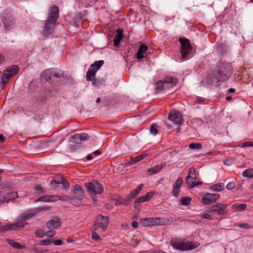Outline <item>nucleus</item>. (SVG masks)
Masks as SVG:
<instances>
[{"label":"nucleus","mask_w":253,"mask_h":253,"mask_svg":"<svg viewBox=\"0 0 253 253\" xmlns=\"http://www.w3.org/2000/svg\"><path fill=\"white\" fill-rule=\"evenodd\" d=\"M31 217L32 212L30 211L25 212L16 218L14 223L2 226V229L4 231L16 230L18 228L24 227L28 224L27 221L30 220Z\"/></svg>","instance_id":"obj_1"},{"label":"nucleus","mask_w":253,"mask_h":253,"mask_svg":"<svg viewBox=\"0 0 253 253\" xmlns=\"http://www.w3.org/2000/svg\"><path fill=\"white\" fill-rule=\"evenodd\" d=\"M64 77L63 71H60L58 72H55L52 68L44 70L41 75V81H44L51 84L57 82L60 79Z\"/></svg>","instance_id":"obj_2"},{"label":"nucleus","mask_w":253,"mask_h":253,"mask_svg":"<svg viewBox=\"0 0 253 253\" xmlns=\"http://www.w3.org/2000/svg\"><path fill=\"white\" fill-rule=\"evenodd\" d=\"M179 42L180 43L181 60L189 59L193 55L192 53L193 47L190 40L187 38H180L179 39Z\"/></svg>","instance_id":"obj_3"},{"label":"nucleus","mask_w":253,"mask_h":253,"mask_svg":"<svg viewBox=\"0 0 253 253\" xmlns=\"http://www.w3.org/2000/svg\"><path fill=\"white\" fill-rule=\"evenodd\" d=\"M170 244L175 250L181 251L192 250L200 245L199 243L196 242H184L178 239L171 240Z\"/></svg>","instance_id":"obj_4"},{"label":"nucleus","mask_w":253,"mask_h":253,"mask_svg":"<svg viewBox=\"0 0 253 253\" xmlns=\"http://www.w3.org/2000/svg\"><path fill=\"white\" fill-rule=\"evenodd\" d=\"M169 221L168 218L161 217L144 218L140 219V224L144 227L163 225Z\"/></svg>","instance_id":"obj_5"},{"label":"nucleus","mask_w":253,"mask_h":253,"mask_svg":"<svg viewBox=\"0 0 253 253\" xmlns=\"http://www.w3.org/2000/svg\"><path fill=\"white\" fill-rule=\"evenodd\" d=\"M109 223V219L107 216L98 215L95 220L94 230L99 233H103L107 229Z\"/></svg>","instance_id":"obj_6"},{"label":"nucleus","mask_w":253,"mask_h":253,"mask_svg":"<svg viewBox=\"0 0 253 253\" xmlns=\"http://www.w3.org/2000/svg\"><path fill=\"white\" fill-rule=\"evenodd\" d=\"M0 19L3 24L5 30L9 31L14 23L11 12L8 9L4 10L1 13Z\"/></svg>","instance_id":"obj_7"},{"label":"nucleus","mask_w":253,"mask_h":253,"mask_svg":"<svg viewBox=\"0 0 253 253\" xmlns=\"http://www.w3.org/2000/svg\"><path fill=\"white\" fill-rule=\"evenodd\" d=\"M232 71L230 68L225 67H222L218 69L213 76L214 78L218 82H224L228 80L231 75Z\"/></svg>","instance_id":"obj_8"},{"label":"nucleus","mask_w":253,"mask_h":253,"mask_svg":"<svg viewBox=\"0 0 253 253\" xmlns=\"http://www.w3.org/2000/svg\"><path fill=\"white\" fill-rule=\"evenodd\" d=\"M168 119L169 121L173 122L174 124L179 126L183 124V116L181 113L176 110H172L169 111Z\"/></svg>","instance_id":"obj_9"},{"label":"nucleus","mask_w":253,"mask_h":253,"mask_svg":"<svg viewBox=\"0 0 253 253\" xmlns=\"http://www.w3.org/2000/svg\"><path fill=\"white\" fill-rule=\"evenodd\" d=\"M85 186L89 191L95 194H100L104 191L102 185L96 181L86 183H85Z\"/></svg>","instance_id":"obj_10"},{"label":"nucleus","mask_w":253,"mask_h":253,"mask_svg":"<svg viewBox=\"0 0 253 253\" xmlns=\"http://www.w3.org/2000/svg\"><path fill=\"white\" fill-rule=\"evenodd\" d=\"M56 22V21H53L48 19H47L45 21L43 31V35L44 36H48L53 32L55 28Z\"/></svg>","instance_id":"obj_11"},{"label":"nucleus","mask_w":253,"mask_h":253,"mask_svg":"<svg viewBox=\"0 0 253 253\" xmlns=\"http://www.w3.org/2000/svg\"><path fill=\"white\" fill-rule=\"evenodd\" d=\"M227 204L219 203L211 207L210 211L217 213L219 215H225L227 213Z\"/></svg>","instance_id":"obj_12"},{"label":"nucleus","mask_w":253,"mask_h":253,"mask_svg":"<svg viewBox=\"0 0 253 253\" xmlns=\"http://www.w3.org/2000/svg\"><path fill=\"white\" fill-rule=\"evenodd\" d=\"M196 178V170L193 168H190L188 171V175L185 179L186 183L191 187H195V182Z\"/></svg>","instance_id":"obj_13"},{"label":"nucleus","mask_w":253,"mask_h":253,"mask_svg":"<svg viewBox=\"0 0 253 253\" xmlns=\"http://www.w3.org/2000/svg\"><path fill=\"white\" fill-rule=\"evenodd\" d=\"M219 198L218 194L207 193L202 198L204 204L209 205L217 201Z\"/></svg>","instance_id":"obj_14"},{"label":"nucleus","mask_w":253,"mask_h":253,"mask_svg":"<svg viewBox=\"0 0 253 253\" xmlns=\"http://www.w3.org/2000/svg\"><path fill=\"white\" fill-rule=\"evenodd\" d=\"M59 16V9L57 5L50 7L48 13L47 19L53 21H57Z\"/></svg>","instance_id":"obj_15"},{"label":"nucleus","mask_w":253,"mask_h":253,"mask_svg":"<svg viewBox=\"0 0 253 253\" xmlns=\"http://www.w3.org/2000/svg\"><path fill=\"white\" fill-rule=\"evenodd\" d=\"M73 193V195L71 196V199L81 200L84 197V191L79 185L74 186Z\"/></svg>","instance_id":"obj_16"},{"label":"nucleus","mask_w":253,"mask_h":253,"mask_svg":"<svg viewBox=\"0 0 253 253\" xmlns=\"http://www.w3.org/2000/svg\"><path fill=\"white\" fill-rule=\"evenodd\" d=\"M89 139V136L87 133H76L70 137L69 141L70 142H78L79 141H88Z\"/></svg>","instance_id":"obj_17"},{"label":"nucleus","mask_w":253,"mask_h":253,"mask_svg":"<svg viewBox=\"0 0 253 253\" xmlns=\"http://www.w3.org/2000/svg\"><path fill=\"white\" fill-rule=\"evenodd\" d=\"M31 94L28 96L27 98H24L22 101L21 104L22 105L23 110L25 112L27 116H30L28 112H31Z\"/></svg>","instance_id":"obj_18"},{"label":"nucleus","mask_w":253,"mask_h":253,"mask_svg":"<svg viewBox=\"0 0 253 253\" xmlns=\"http://www.w3.org/2000/svg\"><path fill=\"white\" fill-rule=\"evenodd\" d=\"M18 197V195L16 192H10L5 193L3 195V198H1L0 204H4L8 202L11 200H13Z\"/></svg>","instance_id":"obj_19"},{"label":"nucleus","mask_w":253,"mask_h":253,"mask_svg":"<svg viewBox=\"0 0 253 253\" xmlns=\"http://www.w3.org/2000/svg\"><path fill=\"white\" fill-rule=\"evenodd\" d=\"M183 183V180L181 177H179L174 183L172 190L173 196L177 197L180 191V189Z\"/></svg>","instance_id":"obj_20"},{"label":"nucleus","mask_w":253,"mask_h":253,"mask_svg":"<svg viewBox=\"0 0 253 253\" xmlns=\"http://www.w3.org/2000/svg\"><path fill=\"white\" fill-rule=\"evenodd\" d=\"M45 225L48 229H56L60 226L61 222L58 217H54L48 221Z\"/></svg>","instance_id":"obj_21"},{"label":"nucleus","mask_w":253,"mask_h":253,"mask_svg":"<svg viewBox=\"0 0 253 253\" xmlns=\"http://www.w3.org/2000/svg\"><path fill=\"white\" fill-rule=\"evenodd\" d=\"M12 78L8 73L6 72L4 70L3 71L2 76L1 78V82L0 83V87L3 89L6 84L8 82L10 78Z\"/></svg>","instance_id":"obj_22"},{"label":"nucleus","mask_w":253,"mask_h":253,"mask_svg":"<svg viewBox=\"0 0 253 253\" xmlns=\"http://www.w3.org/2000/svg\"><path fill=\"white\" fill-rule=\"evenodd\" d=\"M148 49L147 45L142 44L139 46L136 53V58L139 59H142L144 57L143 54L145 53Z\"/></svg>","instance_id":"obj_23"},{"label":"nucleus","mask_w":253,"mask_h":253,"mask_svg":"<svg viewBox=\"0 0 253 253\" xmlns=\"http://www.w3.org/2000/svg\"><path fill=\"white\" fill-rule=\"evenodd\" d=\"M117 35L115 36L113 40V43L115 46H118L120 42L123 38V30L122 29H118L116 31Z\"/></svg>","instance_id":"obj_24"},{"label":"nucleus","mask_w":253,"mask_h":253,"mask_svg":"<svg viewBox=\"0 0 253 253\" xmlns=\"http://www.w3.org/2000/svg\"><path fill=\"white\" fill-rule=\"evenodd\" d=\"M216 45V49L218 52L223 54V53L226 52L227 48L225 42H217Z\"/></svg>","instance_id":"obj_25"},{"label":"nucleus","mask_w":253,"mask_h":253,"mask_svg":"<svg viewBox=\"0 0 253 253\" xmlns=\"http://www.w3.org/2000/svg\"><path fill=\"white\" fill-rule=\"evenodd\" d=\"M51 207L47 206H41L35 208L34 209H33V216L41 212L49 211L51 210Z\"/></svg>","instance_id":"obj_26"},{"label":"nucleus","mask_w":253,"mask_h":253,"mask_svg":"<svg viewBox=\"0 0 253 253\" xmlns=\"http://www.w3.org/2000/svg\"><path fill=\"white\" fill-rule=\"evenodd\" d=\"M19 70V69L17 66L13 65L8 67L4 71L13 77L18 73Z\"/></svg>","instance_id":"obj_27"},{"label":"nucleus","mask_w":253,"mask_h":253,"mask_svg":"<svg viewBox=\"0 0 253 253\" xmlns=\"http://www.w3.org/2000/svg\"><path fill=\"white\" fill-rule=\"evenodd\" d=\"M153 196L152 192H148L145 195L135 200V202L140 203L149 201Z\"/></svg>","instance_id":"obj_28"},{"label":"nucleus","mask_w":253,"mask_h":253,"mask_svg":"<svg viewBox=\"0 0 253 253\" xmlns=\"http://www.w3.org/2000/svg\"><path fill=\"white\" fill-rule=\"evenodd\" d=\"M164 168L163 165H156L148 169L147 172L150 175L155 174L159 172Z\"/></svg>","instance_id":"obj_29"},{"label":"nucleus","mask_w":253,"mask_h":253,"mask_svg":"<svg viewBox=\"0 0 253 253\" xmlns=\"http://www.w3.org/2000/svg\"><path fill=\"white\" fill-rule=\"evenodd\" d=\"M147 155H148L147 154H141L136 157H131L130 158V161H129V164L130 165H132L136 163L137 162L142 160Z\"/></svg>","instance_id":"obj_30"},{"label":"nucleus","mask_w":253,"mask_h":253,"mask_svg":"<svg viewBox=\"0 0 253 253\" xmlns=\"http://www.w3.org/2000/svg\"><path fill=\"white\" fill-rule=\"evenodd\" d=\"M96 72L94 69H89L86 75V79L87 81L93 82L95 78Z\"/></svg>","instance_id":"obj_31"},{"label":"nucleus","mask_w":253,"mask_h":253,"mask_svg":"<svg viewBox=\"0 0 253 253\" xmlns=\"http://www.w3.org/2000/svg\"><path fill=\"white\" fill-rule=\"evenodd\" d=\"M232 208L237 211H243L247 208V205L245 204H235L232 206Z\"/></svg>","instance_id":"obj_32"},{"label":"nucleus","mask_w":253,"mask_h":253,"mask_svg":"<svg viewBox=\"0 0 253 253\" xmlns=\"http://www.w3.org/2000/svg\"><path fill=\"white\" fill-rule=\"evenodd\" d=\"M103 64V60L96 61L92 65H91L90 68L91 69H94L95 71V72H97V71L101 68V67Z\"/></svg>","instance_id":"obj_33"},{"label":"nucleus","mask_w":253,"mask_h":253,"mask_svg":"<svg viewBox=\"0 0 253 253\" xmlns=\"http://www.w3.org/2000/svg\"><path fill=\"white\" fill-rule=\"evenodd\" d=\"M191 200V198L189 197H183L179 199L181 205L186 206L190 204Z\"/></svg>","instance_id":"obj_34"},{"label":"nucleus","mask_w":253,"mask_h":253,"mask_svg":"<svg viewBox=\"0 0 253 253\" xmlns=\"http://www.w3.org/2000/svg\"><path fill=\"white\" fill-rule=\"evenodd\" d=\"M164 84V82L161 80L156 83L155 89L157 93L161 92L163 90Z\"/></svg>","instance_id":"obj_35"},{"label":"nucleus","mask_w":253,"mask_h":253,"mask_svg":"<svg viewBox=\"0 0 253 253\" xmlns=\"http://www.w3.org/2000/svg\"><path fill=\"white\" fill-rule=\"evenodd\" d=\"M211 188L216 191H220L224 189V184L222 183L215 184L211 186Z\"/></svg>","instance_id":"obj_36"},{"label":"nucleus","mask_w":253,"mask_h":253,"mask_svg":"<svg viewBox=\"0 0 253 253\" xmlns=\"http://www.w3.org/2000/svg\"><path fill=\"white\" fill-rule=\"evenodd\" d=\"M128 200L125 199L122 197H118L116 200L115 205L117 206L123 205H127L128 204Z\"/></svg>","instance_id":"obj_37"},{"label":"nucleus","mask_w":253,"mask_h":253,"mask_svg":"<svg viewBox=\"0 0 253 253\" xmlns=\"http://www.w3.org/2000/svg\"><path fill=\"white\" fill-rule=\"evenodd\" d=\"M33 189L35 190V193L39 195L42 194L45 192L44 189L40 185H38V184L35 185L34 186Z\"/></svg>","instance_id":"obj_38"},{"label":"nucleus","mask_w":253,"mask_h":253,"mask_svg":"<svg viewBox=\"0 0 253 253\" xmlns=\"http://www.w3.org/2000/svg\"><path fill=\"white\" fill-rule=\"evenodd\" d=\"M158 125L157 124L154 123L151 126L150 129V133L153 135H156L158 133Z\"/></svg>","instance_id":"obj_39"},{"label":"nucleus","mask_w":253,"mask_h":253,"mask_svg":"<svg viewBox=\"0 0 253 253\" xmlns=\"http://www.w3.org/2000/svg\"><path fill=\"white\" fill-rule=\"evenodd\" d=\"M7 242L11 246L15 249H20L22 248V245H20V243L15 242L14 240H7Z\"/></svg>","instance_id":"obj_40"},{"label":"nucleus","mask_w":253,"mask_h":253,"mask_svg":"<svg viewBox=\"0 0 253 253\" xmlns=\"http://www.w3.org/2000/svg\"><path fill=\"white\" fill-rule=\"evenodd\" d=\"M63 177L56 176L54 177V178L51 180V184L53 185L56 184H60L62 181V178Z\"/></svg>","instance_id":"obj_41"},{"label":"nucleus","mask_w":253,"mask_h":253,"mask_svg":"<svg viewBox=\"0 0 253 253\" xmlns=\"http://www.w3.org/2000/svg\"><path fill=\"white\" fill-rule=\"evenodd\" d=\"M243 175L244 177H252L253 176V169H249L245 170L243 173Z\"/></svg>","instance_id":"obj_42"},{"label":"nucleus","mask_w":253,"mask_h":253,"mask_svg":"<svg viewBox=\"0 0 253 253\" xmlns=\"http://www.w3.org/2000/svg\"><path fill=\"white\" fill-rule=\"evenodd\" d=\"M91 238L92 239L96 242H99L101 241L100 237L95 231L92 232Z\"/></svg>","instance_id":"obj_43"},{"label":"nucleus","mask_w":253,"mask_h":253,"mask_svg":"<svg viewBox=\"0 0 253 253\" xmlns=\"http://www.w3.org/2000/svg\"><path fill=\"white\" fill-rule=\"evenodd\" d=\"M51 197L49 196H43L40 197L39 199L36 200L35 202H37L38 201H42L45 202H47L50 201Z\"/></svg>","instance_id":"obj_44"},{"label":"nucleus","mask_w":253,"mask_h":253,"mask_svg":"<svg viewBox=\"0 0 253 253\" xmlns=\"http://www.w3.org/2000/svg\"><path fill=\"white\" fill-rule=\"evenodd\" d=\"M35 235L38 238H42L44 236L45 233L43 230L38 229L35 232Z\"/></svg>","instance_id":"obj_45"},{"label":"nucleus","mask_w":253,"mask_h":253,"mask_svg":"<svg viewBox=\"0 0 253 253\" xmlns=\"http://www.w3.org/2000/svg\"><path fill=\"white\" fill-rule=\"evenodd\" d=\"M164 82L167 84H173L174 82V79L171 76H166L164 79Z\"/></svg>","instance_id":"obj_46"},{"label":"nucleus","mask_w":253,"mask_h":253,"mask_svg":"<svg viewBox=\"0 0 253 253\" xmlns=\"http://www.w3.org/2000/svg\"><path fill=\"white\" fill-rule=\"evenodd\" d=\"M189 147L191 149H199L202 147L201 143H190Z\"/></svg>","instance_id":"obj_47"},{"label":"nucleus","mask_w":253,"mask_h":253,"mask_svg":"<svg viewBox=\"0 0 253 253\" xmlns=\"http://www.w3.org/2000/svg\"><path fill=\"white\" fill-rule=\"evenodd\" d=\"M50 229V230L47 231L45 233V235L48 237L49 238H51L56 235V232L55 231H54V230H52L51 229Z\"/></svg>","instance_id":"obj_48"},{"label":"nucleus","mask_w":253,"mask_h":253,"mask_svg":"<svg viewBox=\"0 0 253 253\" xmlns=\"http://www.w3.org/2000/svg\"><path fill=\"white\" fill-rule=\"evenodd\" d=\"M52 244V240L50 239H45L42 240L40 243V245H42V246H48Z\"/></svg>","instance_id":"obj_49"},{"label":"nucleus","mask_w":253,"mask_h":253,"mask_svg":"<svg viewBox=\"0 0 253 253\" xmlns=\"http://www.w3.org/2000/svg\"><path fill=\"white\" fill-rule=\"evenodd\" d=\"M236 186V184L234 182H229L226 186V188L229 190L233 189Z\"/></svg>","instance_id":"obj_50"},{"label":"nucleus","mask_w":253,"mask_h":253,"mask_svg":"<svg viewBox=\"0 0 253 253\" xmlns=\"http://www.w3.org/2000/svg\"><path fill=\"white\" fill-rule=\"evenodd\" d=\"M62 181H62L61 183L62 184L64 188H68L69 187V183L67 180H66V178L63 177L62 178Z\"/></svg>","instance_id":"obj_51"},{"label":"nucleus","mask_w":253,"mask_h":253,"mask_svg":"<svg viewBox=\"0 0 253 253\" xmlns=\"http://www.w3.org/2000/svg\"><path fill=\"white\" fill-rule=\"evenodd\" d=\"M138 194L136 193V192L134 190L129 195L128 197V201L131 200V199L134 198Z\"/></svg>","instance_id":"obj_52"},{"label":"nucleus","mask_w":253,"mask_h":253,"mask_svg":"<svg viewBox=\"0 0 253 253\" xmlns=\"http://www.w3.org/2000/svg\"><path fill=\"white\" fill-rule=\"evenodd\" d=\"M58 197H59V199L60 201H67L68 200L71 199V197H68V196H66V195H63V196H58Z\"/></svg>","instance_id":"obj_53"},{"label":"nucleus","mask_w":253,"mask_h":253,"mask_svg":"<svg viewBox=\"0 0 253 253\" xmlns=\"http://www.w3.org/2000/svg\"><path fill=\"white\" fill-rule=\"evenodd\" d=\"M77 17L79 21L82 20L84 17V14L82 12H79L77 14Z\"/></svg>","instance_id":"obj_54"},{"label":"nucleus","mask_w":253,"mask_h":253,"mask_svg":"<svg viewBox=\"0 0 253 253\" xmlns=\"http://www.w3.org/2000/svg\"><path fill=\"white\" fill-rule=\"evenodd\" d=\"M33 251L37 253H45L47 250H39L37 248H33Z\"/></svg>","instance_id":"obj_55"},{"label":"nucleus","mask_w":253,"mask_h":253,"mask_svg":"<svg viewBox=\"0 0 253 253\" xmlns=\"http://www.w3.org/2000/svg\"><path fill=\"white\" fill-rule=\"evenodd\" d=\"M52 244H54L55 245H61L63 244V242L61 240H56L52 241Z\"/></svg>","instance_id":"obj_56"},{"label":"nucleus","mask_w":253,"mask_h":253,"mask_svg":"<svg viewBox=\"0 0 253 253\" xmlns=\"http://www.w3.org/2000/svg\"><path fill=\"white\" fill-rule=\"evenodd\" d=\"M197 102L198 103H203V104H205V100L206 99H204V98H203L202 97H197Z\"/></svg>","instance_id":"obj_57"},{"label":"nucleus","mask_w":253,"mask_h":253,"mask_svg":"<svg viewBox=\"0 0 253 253\" xmlns=\"http://www.w3.org/2000/svg\"><path fill=\"white\" fill-rule=\"evenodd\" d=\"M239 226V227L243 228H245V229L251 228V226L248 223H242V224H240Z\"/></svg>","instance_id":"obj_58"},{"label":"nucleus","mask_w":253,"mask_h":253,"mask_svg":"<svg viewBox=\"0 0 253 253\" xmlns=\"http://www.w3.org/2000/svg\"><path fill=\"white\" fill-rule=\"evenodd\" d=\"M143 186V184H140L136 187V188L134 190V191L136 192V193L138 194L141 191Z\"/></svg>","instance_id":"obj_59"},{"label":"nucleus","mask_w":253,"mask_h":253,"mask_svg":"<svg viewBox=\"0 0 253 253\" xmlns=\"http://www.w3.org/2000/svg\"><path fill=\"white\" fill-rule=\"evenodd\" d=\"M232 162H233L232 159L226 160L224 161V165H227V166H230L232 164Z\"/></svg>","instance_id":"obj_60"},{"label":"nucleus","mask_w":253,"mask_h":253,"mask_svg":"<svg viewBox=\"0 0 253 253\" xmlns=\"http://www.w3.org/2000/svg\"><path fill=\"white\" fill-rule=\"evenodd\" d=\"M202 217H203V218H204L205 219H210V220H211L212 219V218L211 217V215L208 213H204L202 215Z\"/></svg>","instance_id":"obj_61"},{"label":"nucleus","mask_w":253,"mask_h":253,"mask_svg":"<svg viewBox=\"0 0 253 253\" xmlns=\"http://www.w3.org/2000/svg\"><path fill=\"white\" fill-rule=\"evenodd\" d=\"M240 146L242 147H250V146L253 147V143H242V145Z\"/></svg>","instance_id":"obj_62"},{"label":"nucleus","mask_w":253,"mask_h":253,"mask_svg":"<svg viewBox=\"0 0 253 253\" xmlns=\"http://www.w3.org/2000/svg\"><path fill=\"white\" fill-rule=\"evenodd\" d=\"M131 225L134 228H136L138 227V222L137 221H134L131 223Z\"/></svg>","instance_id":"obj_63"},{"label":"nucleus","mask_w":253,"mask_h":253,"mask_svg":"<svg viewBox=\"0 0 253 253\" xmlns=\"http://www.w3.org/2000/svg\"><path fill=\"white\" fill-rule=\"evenodd\" d=\"M92 154H93L95 155H99L101 154V152L99 150H97L94 151Z\"/></svg>","instance_id":"obj_64"}]
</instances>
